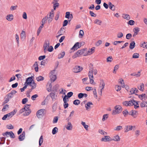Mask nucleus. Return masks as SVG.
Wrapping results in <instances>:
<instances>
[{
  "mask_svg": "<svg viewBox=\"0 0 147 147\" xmlns=\"http://www.w3.org/2000/svg\"><path fill=\"white\" fill-rule=\"evenodd\" d=\"M6 127L7 128L9 129H12L14 128L13 126L11 124L7 125Z\"/></svg>",
  "mask_w": 147,
  "mask_h": 147,
  "instance_id": "obj_60",
  "label": "nucleus"
},
{
  "mask_svg": "<svg viewBox=\"0 0 147 147\" xmlns=\"http://www.w3.org/2000/svg\"><path fill=\"white\" fill-rule=\"evenodd\" d=\"M98 132L100 134H102L104 135L107 134V133L105 132L104 130H102L99 129L98 130Z\"/></svg>",
  "mask_w": 147,
  "mask_h": 147,
  "instance_id": "obj_44",
  "label": "nucleus"
},
{
  "mask_svg": "<svg viewBox=\"0 0 147 147\" xmlns=\"http://www.w3.org/2000/svg\"><path fill=\"white\" fill-rule=\"evenodd\" d=\"M122 113L124 115V116L125 117L126 115L128 113V112L127 109H126L122 112Z\"/></svg>",
  "mask_w": 147,
  "mask_h": 147,
  "instance_id": "obj_56",
  "label": "nucleus"
},
{
  "mask_svg": "<svg viewBox=\"0 0 147 147\" xmlns=\"http://www.w3.org/2000/svg\"><path fill=\"white\" fill-rule=\"evenodd\" d=\"M33 80L32 79V76L26 79L25 84H27L28 85L31 84Z\"/></svg>",
  "mask_w": 147,
  "mask_h": 147,
  "instance_id": "obj_10",
  "label": "nucleus"
},
{
  "mask_svg": "<svg viewBox=\"0 0 147 147\" xmlns=\"http://www.w3.org/2000/svg\"><path fill=\"white\" fill-rule=\"evenodd\" d=\"M68 21V20L67 21V20H64L63 22V26H66L67 24Z\"/></svg>",
  "mask_w": 147,
  "mask_h": 147,
  "instance_id": "obj_64",
  "label": "nucleus"
},
{
  "mask_svg": "<svg viewBox=\"0 0 147 147\" xmlns=\"http://www.w3.org/2000/svg\"><path fill=\"white\" fill-rule=\"evenodd\" d=\"M122 128V127L121 126L119 125L118 126L116 127V129H114L116 131H119L121 130Z\"/></svg>",
  "mask_w": 147,
  "mask_h": 147,
  "instance_id": "obj_53",
  "label": "nucleus"
},
{
  "mask_svg": "<svg viewBox=\"0 0 147 147\" xmlns=\"http://www.w3.org/2000/svg\"><path fill=\"white\" fill-rule=\"evenodd\" d=\"M120 138L119 136L118 135H116L114 136L113 139L111 138V141L113 140L116 142L119 141H120Z\"/></svg>",
  "mask_w": 147,
  "mask_h": 147,
  "instance_id": "obj_18",
  "label": "nucleus"
},
{
  "mask_svg": "<svg viewBox=\"0 0 147 147\" xmlns=\"http://www.w3.org/2000/svg\"><path fill=\"white\" fill-rule=\"evenodd\" d=\"M134 101V100L133 99L132 100L129 101H125L123 102V104L124 105L126 106H131L133 105V102Z\"/></svg>",
  "mask_w": 147,
  "mask_h": 147,
  "instance_id": "obj_4",
  "label": "nucleus"
},
{
  "mask_svg": "<svg viewBox=\"0 0 147 147\" xmlns=\"http://www.w3.org/2000/svg\"><path fill=\"white\" fill-rule=\"evenodd\" d=\"M115 88L117 91H120L121 89V86L119 85H116L115 86Z\"/></svg>",
  "mask_w": 147,
  "mask_h": 147,
  "instance_id": "obj_55",
  "label": "nucleus"
},
{
  "mask_svg": "<svg viewBox=\"0 0 147 147\" xmlns=\"http://www.w3.org/2000/svg\"><path fill=\"white\" fill-rule=\"evenodd\" d=\"M105 85V83L103 80H100V87H104Z\"/></svg>",
  "mask_w": 147,
  "mask_h": 147,
  "instance_id": "obj_29",
  "label": "nucleus"
},
{
  "mask_svg": "<svg viewBox=\"0 0 147 147\" xmlns=\"http://www.w3.org/2000/svg\"><path fill=\"white\" fill-rule=\"evenodd\" d=\"M84 35V32L83 30H80L79 32V36L80 38H82Z\"/></svg>",
  "mask_w": 147,
  "mask_h": 147,
  "instance_id": "obj_50",
  "label": "nucleus"
},
{
  "mask_svg": "<svg viewBox=\"0 0 147 147\" xmlns=\"http://www.w3.org/2000/svg\"><path fill=\"white\" fill-rule=\"evenodd\" d=\"M47 18L48 19V22L49 23H50L52 21V20L53 19L54 17H52V16H50L47 15Z\"/></svg>",
  "mask_w": 147,
  "mask_h": 147,
  "instance_id": "obj_21",
  "label": "nucleus"
},
{
  "mask_svg": "<svg viewBox=\"0 0 147 147\" xmlns=\"http://www.w3.org/2000/svg\"><path fill=\"white\" fill-rule=\"evenodd\" d=\"M25 133L24 131H23L22 134H20L18 138L19 140L20 141H22L25 138Z\"/></svg>",
  "mask_w": 147,
  "mask_h": 147,
  "instance_id": "obj_11",
  "label": "nucleus"
},
{
  "mask_svg": "<svg viewBox=\"0 0 147 147\" xmlns=\"http://www.w3.org/2000/svg\"><path fill=\"white\" fill-rule=\"evenodd\" d=\"M38 95L37 94H34V95H33L31 97V99L33 100H34L35 99V98L37 97H38Z\"/></svg>",
  "mask_w": 147,
  "mask_h": 147,
  "instance_id": "obj_61",
  "label": "nucleus"
},
{
  "mask_svg": "<svg viewBox=\"0 0 147 147\" xmlns=\"http://www.w3.org/2000/svg\"><path fill=\"white\" fill-rule=\"evenodd\" d=\"M69 105L67 102H66L65 100H64L63 106L65 109L67 108L68 106Z\"/></svg>",
  "mask_w": 147,
  "mask_h": 147,
  "instance_id": "obj_49",
  "label": "nucleus"
},
{
  "mask_svg": "<svg viewBox=\"0 0 147 147\" xmlns=\"http://www.w3.org/2000/svg\"><path fill=\"white\" fill-rule=\"evenodd\" d=\"M9 105H5L3 107L2 109L3 111H6V109L9 108Z\"/></svg>",
  "mask_w": 147,
  "mask_h": 147,
  "instance_id": "obj_43",
  "label": "nucleus"
},
{
  "mask_svg": "<svg viewBox=\"0 0 147 147\" xmlns=\"http://www.w3.org/2000/svg\"><path fill=\"white\" fill-rule=\"evenodd\" d=\"M80 101L78 99H76L75 100L73 101V104L76 105H78L80 104Z\"/></svg>",
  "mask_w": 147,
  "mask_h": 147,
  "instance_id": "obj_32",
  "label": "nucleus"
},
{
  "mask_svg": "<svg viewBox=\"0 0 147 147\" xmlns=\"http://www.w3.org/2000/svg\"><path fill=\"white\" fill-rule=\"evenodd\" d=\"M73 94L72 92H70L67 93V96L68 98H70L73 95Z\"/></svg>",
  "mask_w": 147,
  "mask_h": 147,
  "instance_id": "obj_52",
  "label": "nucleus"
},
{
  "mask_svg": "<svg viewBox=\"0 0 147 147\" xmlns=\"http://www.w3.org/2000/svg\"><path fill=\"white\" fill-rule=\"evenodd\" d=\"M86 50V49H83L81 50H78L76 53H75L72 56L73 58H75L77 57L80 56L84 53Z\"/></svg>",
  "mask_w": 147,
  "mask_h": 147,
  "instance_id": "obj_3",
  "label": "nucleus"
},
{
  "mask_svg": "<svg viewBox=\"0 0 147 147\" xmlns=\"http://www.w3.org/2000/svg\"><path fill=\"white\" fill-rule=\"evenodd\" d=\"M135 46V43L134 41L132 42L130 44L129 48L131 49H133Z\"/></svg>",
  "mask_w": 147,
  "mask_h": 147,
  "instance_id": "obj_23",
  "label": "nucleus"
},
{
  "mask_svg": "<svg viewBox=\"0 0 147 147\" xmlns=\"http://www.w3.org/2000/svg\"><path fill=\"white\" fill-rule=\"evenodd\" d=\"M17 7L18 6L17 5L15 6H12L10 8V9L11 11L17 9Z\"/></svg>",
  "mask_w": 147,
  "mask_h": 147,
  "instance_id": "obj_51",
  "label": "nucleus"
},
{
  "mask_svg": "<svg viewBox=\"0 0 147 147\" xmlns=\"http://www.w3.org/2000/svg\"><path fill=\"white\" fill-rule=\"evenodd\" d=\"M123 17L127 20H128L130 19V16L128 14L125 13L123 14Z\"/></svg>",
  "mask_w": 147,
  "mask_h": 147,
  "instance_id": "obj_17",
  "label": "nucleus"
},
{
  "mask_svg": "<svg viewBox=\"0 0 147 147\" xmlns=\"http://www.w3.org/2000/svg\"><path fill=\"white\" fill-rule=\"evenodd\" d=\"M90 105H93V104L91 102H88L85 105V107L87 110H88L89 108L91 107Z\"/></svg>",
  "mask_w": 147,
  "mask_h": 147,
  "instance_id": "obj_12",
  "label": "nucleus"
},
{
  "mask_svg": "<svg viewBox=\"0 0 147 147\" xmlns=\"http://www.w3.org/2000/svg\"><path fill=\"white\" fill-rule=\"evenodd\" d=\"M81 124L83 126L84 128L86 129V130H88V127L89 126L88 125H86L85 122L82 121L81 123Z\"/></svg>",
  "mask_w": 147,
  "mask_h": 147,
  "instance_id": "obj_30",
  "label": "nucleus"
},
{
  "mask_svg": "<svg viewBox=\"0 0 147 147\" xmlns=\"http://www.w3.org/2000/svg\"><path fill=\"white\" fill-rule=\"evenodd\" d=\"M13 18V16L12 14H9L6 17V19L9 21L12 20Z\"/></svg>",
  "mask_w": 147,
  "mask_h": 147,
  "instance_id": "obj_13",
  "label": "nucleus"
},
{
  "mask_svg": "<svg viewBox=\"0 0 147 147\" xmlns=\"http://www.w3.org/2000/svg\"><path fill=\"white\" fill-rule=\"evenodd\" d=\"M89 13L90 16L92 17H96V14L94 13L92 11H90Z\"/></svg>",
  "mask_w": 147,
  "mask_h": 147,
  "instance_id": "obj_58",
  "label": "nucleus"
},
{
  "mask_svg": "<svg viewBox=\"0 0 147 147\" xmlns=\"http://www.w3.org/2000/svg\"><path fill=\"white\" fill-rule=\"evenodd\" d=\"M145 101L144 100L142 101V102L141 103L140 105V107L142 108L144 107H147V105L145 104Z\"/></svg>",
  "mask_w": 147,
  "mask_h": 147,
  "instance_id": "obj_37",
  "label": "nucleus"
},
{
  "mask_svg": "<svg viewBox=\"0 0 147 147\" xmlns=\"http://www.w3.org/2000/svg\"><path fill=\"white\" fill-rule=\"evenodd\" d=\"M46 113V110L42 109L38 110L36 112V116L38 118L42 117Z\"/></svg>",
  "mask_w": 147,
  "mask_h": 147,
  "instance_id": "obj_2",
  "label": "nucleus"
},
{
  "mask_svg": "<svg viewBox=\"0 0 147 147\" xmlns=\"http://www.w3.org/2000/svg\"><path fill=\"white\" fill-rule=\"evenodd\" d=\"M131 113V115L134 118H136V113L137 111H135L132 110Z\"/></svg>",
  "mask_w": 147,
  "mask_h": 147,
  "instance_id": "obj_34",
  "label": "nucleus"
},
{
  "mask_svg": "<svg viewBox=\"0 0 147 147\" xmlns=\"http://www.w3.org/2000/svg\"><path fill=\"white\" fill-rule=\"evenodd\" d=\"M70 14L69 12H67L65 13V18L68 19L70 17Z\"/></svg>",
  "mask_w": 147,
  "mask_h": 147,
  "instance_id": "obj_62",
  "label": "nucleus"
},
{
  "mask_svg": "<svg viewBox=\"0 0 147 147\" xmlns=\"http://www.w3.org/2000/svg\"><path fill=\"white\" fill-rule=\"evenodd\" d=\"M135 89H136V88H131L130 91L129 92L131 94H132L135 93Z\"/></svg>",
  "mask_w": 147,
  "mask_h": 147,
  "instance_id": "obj_46",
  "label": "nucleus"
},
{
  "mask_svg": "<svg viewBox=\"0 0 147 147\" xmlns=\"http://www.w3.org/2000/svg\"><path fill=\"white\" fill-rule=\"evenodd\" d=\"M132 37V35L130 33H128L126 34V38L127 39H130Z\"/></svg>",
  "mask_w": 147,
  "mask_h": 147,
  "instance_id": "obj_54",
  "label": "nucleus"
},
{
  "mask_svg": "<svg viewBox=\"0 0 147 147\" xmlns=\"http://www.w3.org/2000/svg\"><path fill=\"white\" fill-rule=\"evenodd\" d=\"M102 142H109L111 141V138L108 136H105L104 138L101 139Z\"/></svg>",
  "mask_w": 147,
  "mask_h": 147,
  "instance_id": "obj_7",
  "label": "nucleus"
},
{
  "mask_svg": "<svg viewBox=\"0 0 147 147\" xmlns=\"http://www.w3.org/2000/svg\"><path fill=\"white\" fill-rule=\"evenodd\" d=\"M119 68V66L118 65H116L114 67V69L113 71V73H116V70H117Z\"/></svg>",
  "mask_w": 147,
  "mask_h": 147,
  "instance_id": "obj_42",
  "label": "nucleus"
},
{
  "mask_svg": "<svg viewBox=\"0 0 147 147\" xmlns=\"http://www.w3.org/2000/svg\"><path fill=\"white\" fill-rule=\"evenodd\" d=\"M57 131V128L56 127H55L53 129L52 131V133L53 135L55 134H56Z\"/></svg>",
  "mask_w": 147,
  "mask_h": 147,
  "instance_id": "obj_28",
  "label": "nucleus"
},
{
  "mask_svg": "<svg viewBox=\"0 0 147 147\" xmlns=\"http://www.w3.org/2000/svg\"><path fill=\"white\" fill-rule=\"evenodd\" d=\"M57 103L55 102L54 103L52 106V109L53 110H55L57 108Z\"/></svg>",
  "mask_w": 147,
  "mask_h": 147,
  "instance_id": "obj_45",
  "label": "nucleus"
},
{
  "mask_svg": "<svg viewBox=\"0 0 147 147\" xmlns=\"http://www.w3.org/2000/svg\"><path fill=\"white\" fill-rule=\"evenodd\" d=\"M134 101L133 103H134L133 105H134V108L136 109L139 107V104L138 102L135 100Z\"/></svg>",
  "mask_w": 147,
  "mask_h": 147,
  "instance_id": "obj_24",
  "label": "nucleus"
},
{
  "mask_svg": "<svg viewBox=\"0 0 147 147\" xmlns=\"http://www.w3.org/2000/svg\"><path fill=\"white\" fill-rule=\"evenodd\" d=\"M136 95L138 96V98L141 100H143V99L144 100H146L147 98L146 95L145 94H142L138 95L137 94H136Z\"/></svg>",
  "mask_w": 147,
  "mask_h": 147,
  "instance_id": "obj_9",
  "label": "nucleus"
},
{
  "mask_svg": "<svg viewBox=\"0 0 147 147\" xmlns=\"http://www.w3.org/2000/svg\"><path fill=\"white\" fill-rule=\"evenodd\" d=\"M43 142V139L42 137V136H41L39 140V146H41L42 143Z\"/></svg>",
  "mask_w": 147,
  "mask_h": 147,
  "instance_id": "obj_38",
  "label": "nucleus"
},
{
  "mask_svg": "<svg viewBox=\"0 0 147 147\" xmlns=\"http://www.w3.org/2000/svg\"><path fill=\"white\" fill-rule=\"evenodd\" d=\"M115 110H113L112 113V115H116L120 113L122 110L121 107L120 105H117L114 107Z\"/></svg>",
  "mask_w": 147,
  "mask_h": 147,
  "instance_id": "obj_1",
  "label": "nucleus"
},
{
  "mask_svg": "<svg viewBox=\"0 0 147 147\" xmlns=\"http://www.w3.org/2000/svg\"><path fill=\"white\" fill-rule=\"evenodd\" d=\"M95 49V47H93L88 51V52L89 53L92 54L94 52Z\"/></svg>",
  "mask_w": 147,
  "mask_h": 147,
  "instance_id": "obj_41",
  "label": "nucleus"
},
{
  "mask_svg": "<svg viewBox=\"0 0 147 147\" xmlns=\"http://www.w3.org/2000/svg\"><path fill=\"white\" fill-rule=\"evenodd\" d=\"M113 60V59L111 56H109L107 59V62H111Z\"/></svg>",
  "mask_w": 147,
  "mask_h": 147,
  "instance_id": "obj_47",
  "label": "nucleus"
},
{
  "mask_svg": "<svg viewBox=\"0 0 147 147\" xmlns=\"http://www.w3.org/2000/svg\"><path fill=\"white\" fill-rule=\"evenodd\" d=\"M79 44L80 43L78 42L76 43L73 47L71 49V50H74V51L77 50L81 46L82 43L80 44V45Z\"/></svg>",
  "mask_w": 147,
  "mask_h": 147,
  "instance_id": "obj_6",
  "label": "nucleus"
},
{
  "mask_svg": "<svg viewBox=\"0 0 147 147\" xmlns=\"http://www.w3.org/2000/svg\"><path fill=\"white\" fill-rule=\"evenodd\" d=\"M5 137H3L2 138H0V144H3L5 142Z\"/></svg>",
  "mask_w": 147,
  "mask_h": 147,
  "instance_id": "obj_31",
  "label": "nucleus"
},
{
  "mask_svg": "<svg viewBox=\"0 0 147 147\" xmlns=\"http://www.w3.org/2000/svg\"><path fill=\"white\" fill-rule=\"evenodd\" d=\"M94 23L99 25H100L102 23V21L98 19H96L94 22Z\"/></svg>",
  "mask_w": 147,
  "mask_h": 147,
  "instance_id": "obj_33",
  "label": "nucleus"
},
{
  "mask_svg": "<svg viewBox=\"0 0 147 147\" xmlns=\"http://www.w3.org/2000/svg\"><path fill=\"white\" fill-rule=\"evenodd\" d=\"M53 4V7L54 10H55L56 7L59 6V4L58 3H54Z\"/></svg>",
  "mask_w": 147,
  "mask_h": 147,
  "instance_id": "obj_36",
  "label": "nucleus"
},
{
  "mask_svg": "<svg viewBox=\"0 0 147 147\" xmlns=\"http://www.w3.org/2000/svg\"><path fill=\"white\" fill-rule=\"evenodd\" d=\"M125 132H127L130 130L133 129V130H135V126H134L133 127L131 125H127L125 128Z\"/></svg>",
  "mask_w": 147,
  "mask_h": 147,
  "instance_id": "obj_8",
  "label": "nucleus"
},
{
  "mask_svg": "<svg viewBox=\"0 0 147 147\" xmlns=\"http://www.w3.org/2000/svg\"><path fill=\"white\" fill-rule=\"evenodd\" d=\"M128 24L130 25H133L134 24L135 22L133 20H130L128 21Z\"/></svg>",
  "mask_w": 147,
  "mask_h": 147,
  "instance_id": "obj_48",
  "label": "nucleus"
},
{
  "mask_svg": "<svg viewBox=\"0 0 147 147\" xmlns=\"http://www.w3.org/2000/svg\"><path fill=\"white\" fill-rule=\"evenodd\" d=\"M65 55V52L64 51H63L60 53L58 56V58L60 59L63 58Z\"/></svg>",
  "mask_w": 147,
  "mask_h": 147,
  "instance_id": "obj_15",
  "label": "nucleus"
},
{
  "mask_svg": "<svg viewBox=\"0 0 147 147\" xmlns=\"http://www.w3.org/2000/svg\"><path fill=\"white\" fill-rule=\"evenodd\" d=\"M20 36L22 39H23L24 40V39H25L26 37L25 32L23 30L22 31Z\"/></svg>",
  "mask_w": 147,
  "mask_h": 147,
  "instance_id": "obj_25",
  "label": "nucleus"
},
{
  "mask_svg": "<svg viewBox=\"0 0 147 147\" xmlns=\"http://www.w3.org/2000/svg\"><path fill=\"white\" fill-rule=\"evenodd\" d=\"M83 68L80 66H76L73 69V71L75 73L80 72L83 70Z\"/></svg>",
  "mask_w": 147,
  "mask_h": 147,
  "instance_id": "obj_5",
  "label": "nucleus"
},
{
  "mask_svg": "<svg viewBox=\"0 0 147 147\" xmlns=\"http://www.w3.org/2000/svg\"><path fill=\"white\" fill-rule=\"evenodd\" d=\"M108 114H105L103 116L102 120L103 121H105V120H106L108 118Z\"/></svg>",
  "mask_w": 147,
  "mask_h": 147,
  "instance_id": "obj_39",
  "label": "nucleus"
},
{
  "mask_svg": "<svg viewBox=\"0 0 147 147\" xmlns=\"http://www.w3.org/2000/svg\"><path fill=\"white\" fill-rule=\"evenodd\" d=\"M66 128L68 130H71L72 128V126L70 122L68 123L66 127Z\"/></svg>",
  "mask_w": 147,
  "mask_h": 147,
  "instance_id": "obj_19",
  "label": "nucleus"
},
{
  "mask_svg": "<svg viewBox=\"0 0 147 147\" xmlns=\"http://www.w3.org/2000/svg\"><path fill=\"white\" fill-rule=\"evenodd\" d=\"M139 89L141 91H143L144 90V84L142 83L140 86H138Z\"/></svg>",
  "mask_w": 147,
  "mask_h": 147,
  "instance_id": "obj_20",
  "label": "nucleus"
},
{
  "mask_svg": "<svg viewBox=\"0 0 147 147\" xmlns=\"http://www.w3.org/2000/svg\"><path fill=\"white\" fill-rule=\"evenodd\" d=\"M139 56V54L138 53H135L133 54L132 57L134 58H138Z\"/></svg>",
  "mask_w": 147,
  "mask_h": 147,
  "instance_id": "obj_40",
  "label": "nucleus"
},
{
  "mask_svg": "<svg viewBox=\"0 0 147 147\" xmlns=\"http://www.w3.org/2000/svg\"><path fill=\"white\" fill-rule=\"evenodd\" d=\"M26 84L25 83L24 84L25 86L23 88L20 89V90L21 92L24 91V90L25 89L27 88L28 85L27 84L26 85Z\"/></svg>",
  "mask_w": 147,
  "mask_h": 147,
  "instance_id": "obj_57",
  "label": "nucleus"
},
{
  "mask_svg": "<svg viewBox=\"0 0 147 147\" xmlns=\"http://www.w3.org/2000/svg\"><path fill=\"white\" fill-rule=\"evenodd\" d=\"M25 111V112L23 114V115L24 116L28 115L31 112V111L30 109H26Z\"/></svg>",
  "mask_w": 147,
  "mask_h": 147,
  "instance_id": "obj_14",
  "label": "nucleus"
},
{
  "mask_svg": "<svg viewBox=\"0 0 147 147\" xmlns=\"http://www.w3.org/2000/svg\"><path fill=\"white\" fill-rule=\"evenodd\" d=\"M93 68H91V69H90V71H89L88 74V76L89 78H90V77H91L92 76H93Z\"/></svg>",
  "mask_w": 147,
  "mask_h": 147,
  "instance_id": "obj_22",
  "label": "nucleus"
},
{
  "mask_svg": "<svg viewBox=\"0 0 147 147\" xmlns=\"http://www.w3.org/2000/svg\"><path fill=\"white\" fill-rule=\"evenodd\" d=\"M36 79L37 80V81L38 82L44 80V78L42 76H40L38 77H37L36 78Z\"/></svg>",
  "mask_w": 147,
  "mask_h": 147,
  "instance_id": "obj_35",
  "label": "nucleus"
},
{
  "mask_svg": "<svg viewBox=\"0 0 147 147\" xmlns=\"http://www.w3.org/2000/svg\"><path fill=\"white\" fill-rule=\"evenodd\" d=\"M50 78L51 82H54L57 78L56 76L54 74H51L50 76Z\"/></svg>",
  "mask_w": 147,
  "mask_h": 147,
  "instance_id": "obj_16",
  "label": "nucleus"
},
{
  "mask_svg": "<svg viewBox=\"0 0 147 147\" xmlns=\"http://www.w3.org/2000/svg\"><path fill=\"white\" fill-rule=\"evenodd\" d=\"M8 135L11 138H15L14 134L12 131L8 132Z\"/></svg>",
  "mask_w": 147,
  "mask_h": 147,
  "instance_id": "obj_27",
  "label": "nucleus"
},
{
  "mask_svg": "<svg viewBox=\"0 0 147 147\" xmlns=\"http://www.w3.org/2000/svg\"><path fill=\"white\" fill-rule=\"evenodd\" d=\"M28 100L27 98H25L23 99L22 101V103L23 104H25L28 101Z\"/></svg>",
  "mask_w": 147,
  "mask_h": 147,
  "instance_id": "obj_59",
  "label": "nucleus"
},
{
  "mask_svg": "<svg viewBox=\"0 0 147 147\" xmlns=\"http://www.w3.org/2000/svg\"><path fill=\"white\" fill-rule=\"evenodd\" d=\"M123 36V34L122 32H119L118 33L117 35V37L118 38H121Z\"/></svg>",
  "mask_w": 147,
  "mask_h": 147,
  "instance_id": "obj_63",
  "label": "nucleus"
},
{
  "mask_svg": "<svg viewBox=\"0 0 147 147\" xmlns=\"http://www.w3.org/2000/svg\"><path fill=\"white\" fill-rule=\"evenodd\" d=\"M49 47V43L48 41H45V44L43 45V48H47Z\"/></svg>",
  "mask_w": 147,
  "mask_h": 147,
  "instance_id": "obj_26",
  "label": "nucleus"
}]
</instances>
